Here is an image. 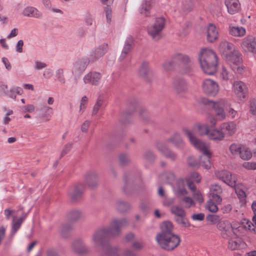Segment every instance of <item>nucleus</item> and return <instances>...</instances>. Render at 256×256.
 Instances as JSON below:
<instances>
[{"label": "nucleus", "mask_w": 256, "mask_h": 256, "mask_svg": "<svg viewBox=\"0 0 256 256\" xmlns=\"http://www.w3.org/2000/svg\"><path fill=\"white\" fill-rule=\"evenodd\" d=\"M250 112L254 114H256V100H252L250 101Z\"/></svg>", "instance_id": "nucleus-64"}, {"label": "nucleus", "mask_w": 256, "mask_h": 256, "mask_svg": "<svg viewBox=\"0 0 256 256\" xmlns=\"http://www.w3.org/2000/svg\"><path fill=\"white\" fill-rule=\"evenodd\" d=\"M90 62H92L90 58H82L78 60L74 64L72 72L73 74H77L78 72H83Z\"/></svg>", "instance_id": "nucleus-17"}, {"label": "nucleus", "mask_w": 256, "mask_h": 256, "mask_svg": "<svg viewBox=\"0 0 256 256\" xmlns=\"http://www.w3.org/2000/svg\"><path fill=\"white\" fill-rule=\"evenodd\" d=\"M144 158L147 160L152 161L154 160L155 156L152 151L148 150L144 154Z\"/></svg>", "instance_id": "nucleus-63"}, {"label": "nucleus", "mask_w": 256, "mask_h": 256, "mask_svg": "<svg viewBox=\"0 0 256 256\" xmlns=\"http://www.w3.org/2000/svg\"><path fill=\"white\" fill-rule=\"evenodd\" d=\"M178 185V188L176 192V194L178 198L184 196L188 194V192L185 188H180L182 185Z\"/></svg>", "instance_id": "nucleus-62"}, {"label": "nucleus", "mask_w": 256, "mask_h": 256, "mask_svg": "<svg viewBox=\"0 0 256 256\" xmlns=\"http://www.w3.org/2000/svg\"><path fill=\"white\" fill-rule=\"evenodd\" d=\"M240 156L244 160H248L252 156V154L250 149L242 146L240 151Z\"/></svg>", "instance_id": "nucleus-42"}, {"label": "nucleus", "mask_w": 256, "mask_h": 256, "mask_svg": "<svg viewBox=\"0 0 256 256\" xmlns=\"http://www.w3.org/2000/svg\"><path fill=\"white\" fill-rule=\"evenodd\" d=\"M219 50L226 57L235 50V48L232 44L223 40L220 44Z\"/></svg>", "instance_id": "nucleus-27"}, {"label": "nucleus", "mask_w": 256, "mask_h": 256, "mask_svg": "<svg viewBox=\"0 0 256 256\" xmlns=\"http://www.w3.org/2000/svg\"><path fill=\"white\" fill-rule=\"evenodd\" d=\"M84 182L90 188H96L98 182V174L94 171L88 172L85 175Z\"/></svg>", "instance_id": "nucleus-15"}, {"label": "nucleus", "mask_w": 256, "mask_h": 256, "mask_svg": "<svg viewBox=\"0 0 256 256\" xmlns=\"http://www.w3.org/2000/svg\"><path fill=\"white\" fill-rule=\"evenodd\" d=\"M108 45L103 44L96 48L90 56L91 62H94L102 57L107 52Z\"/></svg>", "instance_id": "nucleus-21"}, {"label": "nucleus", "mask_w": 256, "mask_h": 256, "mask_svg": "<svg viewBox=\"0 0 256 256\" xmlns=\"http://www.w3.org/2000/svg\"><path fill=\"white\" fill-rule=\"evenodd\" d=\"M198 60L202 70L206 74L212 75L216 72L218 58L212 50L202 49L199 54Z\"/></svg>", "instance_id": "nucleus-3"}, {"label": "nucleus", "mask_w": 256, "mask_h": 256, "mask_svg": "<svg viewBox=\"0 0 256 256\" xmlns=\"http://www.w3.org/2000/svg\"><path fill=\"white\" fill-rule=\"evenodd\" d=\"M72 250L78 254H86L90 251V248L81 239L75 240L72 245Z\"/></svg>", "instance_id": "nucleus-14"}, {"label": "nucleus", "mask_w": 256, "mask_h": 256, "mask_svg": "<svg viewBox=\"0 0 256 256\" xmlns=\"http://www.w3.org/2000/svg\"><path fill=\"white\" fill-rule=\"evenodd\" d=\"M220 128L224 132V135L227 134L230 136L236 132V125L233 122H226L222 123Z\"/></svg>", "instance_id": "nucleus-24"}, {"label": "nucleus", "mask_w": 256, "mask_h": 256, "mask_svg": "<svg viewBox=\"0 0 256 256\" xmlns=\"http://www.w3.org/2000/svg\"><path fill=\"white\" fill-rule=\"evenodd\" d=\"M156 239L158 245L167 251L174 250L180 242L179 236L173 233L160 232L156 235Z\"/></svg>", "instance_id": "nucleus-4"}, {"label": "nucleus", "mask_w": 256, "mask_h": 256, "mask_svg": "<svg viewBox=\"0 0 256 256\" xmlns=\"http://www.w3.org/2000/svg\"><path fill=\"white\" fill-rule=\"evenodd\" d=\"M56 77L60 83L64 84L66 82L63 69L60 68L56 71Z\"/></svg>", "instance_id": "nucleus-50"}, {"label": "nucleus", "mask_w": 256, "mask_h": 256, "mask_svg": "<svg viewBox=\"0 0 256 256\" xmlns=\"http://www.w3.org/2000/svg\"><path fill=\"white\" fill-rule=\"evenodd\" d=\"M134 43V38L131 36H128L124 42V48L122 50L121 54L119 57L120 61L124 60L127 56L128 53L132 50V46Z\"/></svg>", "instance_id": "nucleus-20"}, {"label": "nucleus", "mask_w": 256, "mask_h": 256, "mask_svg": "<svg viewBox=\"0 0 256 256\" xmlns=\"http://www.w3.org/2000/svg\"><path fill=\"white\" fill-rule=\"evenodd\" d=\"M144 246V244L142 241H134L132 244V248L135 250H140Z\"/></svg>", "instance_id": "nucleus-56"}, {"label": "nucleus", "mask_w": 256, "mask_h": 256, "mask_svg": "<svg viewBox=\"0 0 256 256\" xmlns=\"http://www.w3.org/2000/svg\"><path fill=\"white\" fill-rule=\"evenodd\" d=\"M23 90L20 87H14L12 88L8 92V96L15 99L16 97V95H21L22 94Z\"/></svg>", "instance_id": "nucleus-43"}, {"label": "nucleus", "mask_w": 256, "mask_h": 256, "mask_svg": "<svg viewBox=\"0 0 256 256\" xmlns=\"http://www.w3.org/2000/svg\"><path fill=\"white\" fill-rule=\"evenodd\" d=\"M130 208L128 204L124 202L122 200H118L116 204V209L120 212H123L127 210Z\"/></svg>", "instance_id": "nucleus-46"}, {"label": "nucleus", "mask_w": 256, "mask_h": 256, "mask_svg": "<svg viewBox=\"0 0 256 256\" xmlns=\"http://www.w3.org/2000/svg\"><path fill=\"white\" fill-rule=\"evenodd\" d=\"M88 100V98L86 96H84L82 97L80 106V113L82 114L84 112L86 108V105L87 104Z\"/></svg>", "instance_id": "nucleus-58"}, {"label": "nucleus", "mask_w": 256, "mask_h": 256, "mask_svg": "<svg viewBox=\"0 0 256 256\" xmlns=\"http://www.w3.org/2000/svg\"><path fill=\"white\" fill-rule=\"evenodd\" d=\"M232 89L238 100H244L248 96V88L244 82L241 80H234L232 84Z\"/></svg>", "instance_id": "nucleus-7"}, {"label": "nucleus", "mask_w": 256, "mask_h": 256, "mask_svg": "<svg viewBox=\"0 0 256 256\" xmlns=\"http://www.w3.org/2000/svg\"><path fill=\"white\" fill-rule=\"evenodd\" d=\"M208 222H210L212 224H216L220 222V217L217 215H208L206 217Z\"/></svg>", "instance_id": "nucleus-59"}, {"label": "nucleus", "mask_w": 256, "mask_h": 256, "mask_svg": "<svg viewBox=\"0 0 256 256\" xmlns=\"http://www.w3.org/2000/svg\"><path fill=\"white\" fill-rule=\"evenodd\" d=\"M174 64H186L190 62V58L186 55L182 54H176L172 58Z\"/></svg>", "instance_id": "nucleus-31"}, {"label": "nucleus", "mask_w": 256, "mask_h": 256, "mask_svg": "<svg viewBox=\"0 0 256 256\" xmlns=\"http://www.w3.org/2000/svg\"><path fill=\"white\" fill-rule=\"evenodd\" d=\"M186 184H187L188 188L192 190V192H194L196 190L193 182L189 177H186L184 179L179 180L178 182V184L182 185V186Z\"/></svg>", "instance_id": "nucleus-41"}, {"label": "nucleus", "mask_w": 256, "mask_h": 256, "mask_svg": "<svg viewBox=\"0 0 256 256\" xmlns=\"http://www.w3.org/2000/svg\"><path fill=\"white\" fill-rule=\"evenodd\" d=\"M217 227L220 232L222 238L226 240L235 238L237 234V229L240 228L234 227L228 220L220 222L218 223Z\"/></svg>", "instance_id": "nucleus-6"}, {"label": "nucleus", "mask_w": 256, "mask_h": 256, "mask_svg": "<svg viewBox=\"0 0 256 256\" xmlns=\"http://www.w3.org/2000/svg\"><path fill=\"white\" fill-rule=\"evenodd\" d=\"M172 87L178 94H180L187 90L186 81L182 78H176L174 80Z\"/></svg>", "instance_id": "nucleus-25"}, {"label": "nucleus", "mask_w": 256, "mask_h": 256, "mask_svg": "<svg viewBox=\"0 0 256 256\" xmlns=\"http://www.w3.org/2000/svg\"><path fill=\"white\" fill-rule=\"evenodd\" d=\"M161 228L162 230L161 232L172 233V224L168 221L164 222L162 224Z\"/></svg>", "instance_id": "nucleus-48"}, {"label": "nucleus", "mask_w": 256, "mask_h": 256, "mask_svg": "<svg viewBox=\"0 0 256 256\" xmlns=\"http://www.w3.org/2000/svg\"><path fill=\"white\" fill-rule=\"evenodd\" d=\"M119 161L122 165H126L130 162V159L128 156L126 154H122L119 156Z\"/></svg>", "instance_id": "nucleus-55"}, {"label": "nucleus", "mask_w": 256, "mask_h": 256, "mask_svg": "<svg viewBox=\"0 0 256 256\" xmlns=\"http://www.w3.org/2000/svg\"><path fill=\"white\" fill-rule=\"evenodd\" d=\"M228 240V248L231 250L244 248L246 246V243L238 236V234L235 238Z\"/></svg>", "instance_id": "nucleus-16"}, {"label": "nucleus", "mask_w": 256, "mask_h": 256, "mask_svg": "<svg viewBox=\"0 0 256 256\" xmlns=\"http://www.w3.org/2000/svg\"><path fill=\"white\" fill-rule=\"evenodd\" d=\"M206 30L207 40L208 42H213L218 40V32L214 24H208Z\"/></svg>", "instance_id": "nucleus-23"}, {"label": "nucleus", "mask_w": 256, "mask_h": 256, "mask_svg": "<svg viewBox=\"0 0 256 256\" xmlns=\"http://www.w3.org/2000/svg\"><path fill=\"white\" fill-rule=\"evenodd\" d=\"M151 8V0H144L140 7L139 12L144 16H150Z\"/></svg>", "instance_id": "nucleus-33"}, {"label": "nucleus", "mask_w": 256, "mask_h": 256, "mask_svg": "<svg viewBox=\"0 0 256 256\" xmlns=\"http://www.w3.org/2000/svg\"><path fill=\"white\" fill-rule=\"evenodd\" d=\"M168 142L172 143L176 148L182 149L184 145V142L178 133H174L166 140Z\"/></svg>", "instance_id": "nucleus-30"}, {"label": "nucleus", "mask_w": 256, "mask_h": 256, "mask_svg": "<svg viewBox=\"0 0 256 256\" xmlns=\"http://www.w3.org/2000/svg\"><path fill=\"white\" fill-rule=\"evenodd\" d=\"M230 67L234 71L236 72L239 74H242L244 72V67L241 64V63L238 66L230 65Z\"/></svg>", "instance_id": "nucleus-60"}, {"label": "nucleus", "mask_w": 256, "mask_h": 256, "mask_svg": "<svg viewBox=\"0 0 256 256\" xmlns=\"http://www.w3.org/2000/svg\"><path fill=\"white\" fill-rule=\"evenodd\" d=\"M102 76L100 72H90L86 74L83 78L84 84H90L92 86H97L101 79Z\"/></svg>", "instance_id": "nucleus-13"}, {"label": "nucleus", "mask_w": 256, "mask_h": 256, "mask_svg": "<svg viewBox=\"0 0 256 256\" xmlns=\"http://www.w3.org/2000/svg\"><path fill=\"white\" fill-rule=\"evenodd\" d=\"M162 178L168 182H170L174 180L175 175L173 172H167L161 175Z\"/></svg>", "instance_id": "nucleus-49"}, {"label": "nucleus", "mask_w": 256, "mask_h": 256, "mask_svg": "<svg viewBox=\"0 0 256 256\" xmlns=\"http://www.w3.org/2000/svg\"><path fill=\"white\" fill-rule=\"evenodd\" d=\"M202 87L203 92L210 96H216L219 90L217 82L209 78L206 79L203 81Z\"/></svg>", "instance_id": "nucleus-9"}, {"label": "nucleus", "mask_w": 256, "mask_h": 256, "mask_svg": "<svg viewBox=\"0 0 256 256\" xmlns=\"http://www.w3.org/2000/svg\"><path fill=\"white\" fill-rule=\"evenodd\" d=\"M242 146L236 144H232L230 147V150L232 154H240V151Z\"/></svg>", "instance_id": "nucleus-54"}, {"label": "nucleus", "mask_w": 256, "mask_h": 256, "mask_svg": "<svg viewBox=\"0 0 256 256\" xmlns=\"http://www.w3.org/2000/svg\"><path fill=\"white\" fill-rule=\"evenodd\" d=\"M200 135H208L210 131L208 126L206 124H200L198 126Z\"/></svg>", "instance_id": "nucleus-57"}, {"label": "nucleus", "mask_w": 256, "mask_h": 256, "mask_svg": "<svg viewBox=\"0 0 256 256\" xmlns=\"http://www.w3.org/2000/svg\"><path fill=\"white\" fill-rule=\"evenodd\" d=\"M207 136L210 140L220 141L224 138V134L220 128V130L213 129L210 130Z\"/></svg>", "instance_id": "nucleus-32"}, {"label": "nucleus", "mask_w": 256, "mask_h": 256, "mask_svg": "<svg viewBox=\"0 0 256 256\" xmlns=\"http://www.w3.org/2000/svg\"><path fill=\"white\" fill-rule=\"evenodd\" d=\"M228 62L230 64V66H238L242 62V58L240 52L236 50H234L230 54L226 57Z\"/></svg>", "instance_id": "nucleus-26"}, {"label": "nucleus", "mask_w": 256, "mask_h": 256, "mask_svg": "<svg viewBox=\"0 0 256 256\" xmlns=\"http://www.w3.org/2000/svg\"><path fill=\"white\" fill-rule=\"evenodd\" d=\"M222 192L221 186L217 184H212L210 186V195L216 204H220L222 199L220 194Z\"/></svg>", "instance_id": "nucleus-19"}, {"label": "nucleus", "mask_w": 256, "mask_h": 256, "mask_svg": "<svg viewBox=\"0 0 256 256\" xmlns=\"http://www.w3.org/2000/svg\"><path fill=\"white\" fill-rule=\"evenodd\" d=\"M84 190V185L82 184H78L69 189L68 194L73 200H76L81 197Z\"/></svg>", "instance_id": "nucleus-12"}, {"label": "nucleus", "mask_w": 256, "mask_h": 256, "mask_svg": "<svg viewBox=\"0 0 256 256\" xmlns=\"http://www.w3.org/2000/svg\"><path fill=\"white\" fill-rule=\"evenodd\" d=\"M214 202V201L212 200V199L209 200L206 204V208L212 212H216L218 210V208Z\"/></svg>", "instance_id": "nucleus-53"}, {"label": "nucleus", "mask_w": 256, "mask_h": 256, "mask_svg": "<svg viewBox=\"0 0 256 256\" xmlns=\"http://www.w3.org/2000/svg\"><path fill=\"white\" fill-rule=\"evenodd\" d=\"M22 14L28 17H33L40 18L42 16V13L37 8L33 6H26L22 11Z\"/></svg>", "instance_id": "nucleus-29"}, {"label": "nucleus", "mask_w": 256, "mask_h": 256, "mask_svg": "<svg viewBox=\"0 0 256 256\" xmlns=\"http://www.w3.org/2000/svg\"><path fill=\"white\" fill-rule=\"evenodd\" d=\"M225 4L228 12L231 14L238 12L240 8L238 0H226Z\"/></svg>", "instance_id": "nucleus-28"}, {"label": "nucleus", "mask_w": 256, "mask_h": 256, "mask_svg": "<svg viewBox=\"0 0 256 256\" xmlns=\"http://www.w3.org/2000/svg\"><path fill=\"white\" fill-rule=\"evenodd\" d=\"M82 211L78 209L70 210L68 214V218L71 221H76L83 217Z\"/></svg>", "instance_id": "nucleus-37"}, {"label": "nucleus", "mask_w": 256, "mask_h": 256, "mask_svg": "<svg viewBox=\"0 0 256 256\" xmlns=\"http://www.w3.org/2000/svg\"><path fill=\"white\" fill-rule=\"evenodd\" d=\"M207 120L211 126H214L216 124L217 122L218 121L217 118L212 114H208V116Z\"/></svg>", "instance_id": "nucleus-61"}, {"label": "nucleus", "mask_w": 256, "mask_h": 256, "mask_svg": "<svg viewBox=\"0 0 256 256\" xmlns=\"http://www.w3.org/2000/svg\"><path fill=\"white\" fill-rule=\"evenodd\" d=\"M170 212L176 217H182L186 216V212L184 208L178 205H173L170 208Z\"/></svg>", "instance_id": "nucleus-39"}, {"label": "nucleus", "mask_w": 256, "mask_h": 256, "mask_svg": "<svg viewBox=\"0 0 256 256\" xmlns=\"http://www.w3.org/2000/svg\"><path fill=\"white\" fill-rule=\"evenodd\" d=\"M175 220L177 223L182 226L188 227L190 224L186 218V216H184L182 217H177L175 218Z\"/></svg>", "instance_id": "nucleus-51"}, {"label": "nucleus", "mask_w": 256, "mask_h": 256, "mask_svg": "<svg viewBox=\"0 0 256 256\" xmlns=\"http://www.w3.org/2000/svg\"><path fill=\"white\" fill-rule=\"evenodd\" d=\"M229 33L234 36L242 37L246 33V29L239 26H230Z\"/></svg>", "instance_id": "nucleus-34"}, {"label": "nucleus", "mask_w": 256, "mask_h": 256, "mask_svg": "<svg viewBox=\"0 0 256 256\" xmlns=\"http://www.w3.org/2000/svg\"><path fill=\"white\" fill-rule=\"evenodd\" d=\"M232 187L234 188L235 192L236 194V195L240 199V202L242 204H244L246 202V196L244 192V186L242 184H236V186Z\"/></svg>", "instance_id": "nucleus-35"}, {"label": "nucleus", "mask_w": 256, "mask_h": 256, "mask_svg": "<svg viewBox=\"0 0 256 256\" xmlns=\"http://www.w3.org/2000/svg\"><path fill=\"white\" fill-rule=\"evenodd\" d=\"M164 18H156L154 23L148 27V35L154 40H158L162 38V32L164 28Z\"/></svg>", "instance_id": "nucleus-5"}, {"label": "nucleus", "mask_w": 256, "mask_h": 256, "mask_svg": "<svg viewBox=\"0 0 256 256\" xmlns=\"http://www.w3.org/2000/svg\"><path fill=\"white\" fill-rule=\"evenodd\" d=\"M233 75L225 67L223 66L220 72V78L221 80L227 81L231 79Z\"/></svg>", "instance_id": "nucleus-45"}, {"label": "nucleus", "mask_w": 256, "mask_h": 256, "mask_svg": "<svg viewBox=\"0 0 256 256\" xmlns=\"http://www.w3.org/2000/svg\"><path fill=\"white\" fill-rule=\"evenodd\" d=\"M156 146L157 149L166 158L172 160H174L176 158V154L174 152L171 151L165 144L162 142H158L156 144Z\"/></svg>", "instance_id": "nucleus-22"}, {"label": "nucleus", "mask_w": 256, "mask_h": 256, "mask_svg": "<svg viewBox=\"0 0 256 256\" xmlns=\"http://www.w3.org/2000/svg\"><path fill=\"white\" fill-rule=\"evenodd\" d=\"M182 132L188 138L190 143L202 154L200 156V164L205 169L208 170L211 168L210 159L212 153L208 150V146L204 142L200 140L195 136L194 130L184 128Z\"/></svg>", "instance_id": "nucleus-2"}, {"label": "nucleus", "mask_w": 256, "mask_h": 256, "mask_svg": "<svg viewBox=\"0 0 256 256\" xmlns=\"http://www.w3.org/2000/svg\"><path fill=\"white\" fill-rule=\"evenodd\" d=\"M41 117L46 119V120H49L53 114L52 108L46 106H42L40 109Z\"/></svg>", "instance_id": "nucleus-36"}, {"label": "nucleus", "mask_w": 256, "mask_h": 256, "mask_svg": "<svg viewBox=\"0 0 256 256\" xmlns=\"http://www.w3.org/2000/svg\"><path fill=\"white\" fill-rule=\"evenodd\" d=\"M215 174L218 178L229 186H236V178L234 176H232L229 172L226 170H217Z\"/></svg>", "instance_id": "nucleus-11"}, {"label": "nucleus", "mask_w": 256, "mask_h": 256, "mask_svg": "<svg viewBox=\"0 0 256 256\" xmlns=\"http://www.w3.org/2000/svg\"><path fill=\"white\" fill-rule=\"evenodd\" d=\"M150 72V70L149 68L148 64L146 62H143L139 69L138 74L140 76L143 78H146Z\"/></svg>", "instance_id": "nucleus-40"}, {"label": "nucleus", "mask_w": 256, "mask_h": 256, "mask_svg": "<svg viewBox=\"0 0 256 256\" xmlns=\"http://www.w3.org/2000/svg\"><path fill=\"white\" fill-rule=\"evenodd\" d=\"M27 213H23L22 215L18 218L16 219V216H12V230L10 232L11 236H14L16 233L20 228L22 223L27 216Z\"/></svg>", "instance_id": "nucleus-18"}, {"label": "nucleus", "mask_w": 256, "mask_h": 256, "mask_svg": "<svg viewBox=\"0 0 256 256\" xmlns=\"http://www.w3.org/2000/svg\"><path fill=\"white\" fill-rule=\"evenodd\" d=\"M176 65L174 64L173 60L171 58L170 60H166L162 64V67L166 71H170L172 70Z\"/></svg>", "instance_id": "nucleus-52"}, {"label": "nucleus", "mask_w": 256, "mask_h": 256, "mask_svg": "<svg viewBox=\"0 0 256 256\" xmlns=\"http://www.w3.org/2000/svg\"><path fill=\"white\" fill-rule=\"evenodd\" d=\"M252 221L254 222H252L248 220L244 219L241 224L242 226L246 230H255V226H256V218H255V215L252 218Z\"/></svg>", "instance_id": "nucleus-38"}, {"label": "nucleus", "mask_w": 256, "mask_h": 256, "mask_svg": "<svg viewBox=\"0 0 256 256\" xmlns=\"http://www.w3.org/2000/svg\"><path fill=\"white\" fill-rule=\"evenodd\" d=\"M128 222L126 218L114 219L111 222L109 228H102L95 231L92 236V242L96 248H103V252L101 256H120L118 246H111L106 244V238L108 236H118L122 228L126 226Z\"/></svg>", "instance_id": "nucleus-1"}, {"label": "nucleus", "mask_w": 256, "mask_h": 256, "mask_svg": "<svg viewBox=\"0 0 256 256\" xmlns=\"http://www.w3.org/2000/svg\"><path fill=\"white\" fill-rule=\"evenodd\" d=\"M104 103V100L101 98H98L96 104H94L93 110L92 111V116H94L97 114L98 110H100L101 107L102 106Z\"/></svg>", "instance_id": "nucleus-47"}, {"label": "nucleus", "mask_w": 256, "mask_h": 256, "mask_svg": "<svg viewBox=\"0 0 256 256\" xmlns=\"http://www.w3.org/2000/svg\"><path fill=\"white\" fill-rule=\"evenodd\" d=\"M240 46L246 52L256 54V38L252 36H248L242 40Z\"/></svg>", "instance_id": "nucleus-10"}, {"label": "nucleus", "mask_w": 256, "mask_h": 256, "mask_svg": "<svg viewBox=\"0 0 256 256\" xmlns=\"http://www.w3.org/2000/svg\"><path fill=\"white\" fill-rule=\"evenodd\" d=\"M194 7L192 0H183L182 2V8L184 12H188L191 11Z\"/></svg>", "instance_id": "nucleus-44"}, {"label": "nucleus", "mask_w": 256, "mask_h": 256, "mask_svg": "<svg viewBox=\"0 0 256 256\" xmlns=\"http://www.w3.org/2000/svg\"><path fill=\"white\" fill-rule=\"evenodd\" d=\"M228 104L226 99L222 98L216 102H212V108L214 111L215 116L218 121H222L226 118L224 108Z\"/></svg>", "instance_id": "nucleus-8"}]
</instances>
